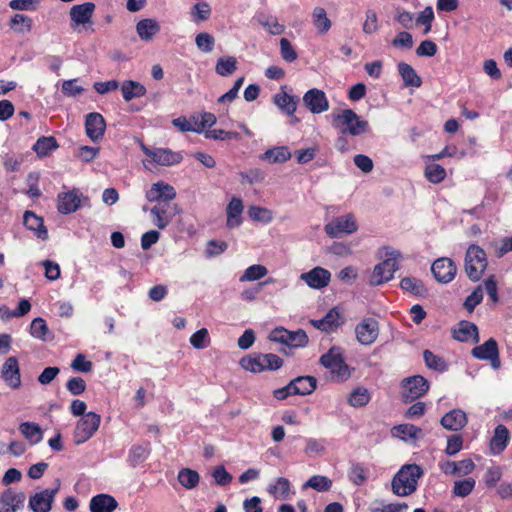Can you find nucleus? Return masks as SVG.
<instances>
[{"label":"nucleus","instance_id":"nucleus-24","mask_svg":"<svg viewBox=\"0 0 512 512\" xmlns=\"http://www.w3.org/2000/svg\"><path fill=\"white\" fill-rule=\"evenodd\" d=\"M23 223L29 229L36 233L39 239L46 240L48 231L44 226V221L32 211H26L23 216Z\"/></svg>","mask_w":512,"mask_h":512},{"label":"nucleus","instance_id":"nucleus-33","mask_svg":"<svg viewBox=\"0 0 512 512\" xmlns=\"http://www.w3.org/2000/svg\"><path fill=\"white\" fill-rule=\"evenodd\" d=\"M121 91L125 101L143 97L147 92L146 88L141 83L133 80L124 81L121 86Z\"/></svg>","mask_w":512,"mask_h":512},{"label":"nucleus","instance_id":"nucleus-51","mask_svg":"<svg viewBox=\"0 0 512 512\" xmlns=\"http://www.w3.org/2000/svg\"><path fill=\"white\" fill-rule=\"evenodd\" d=\"M425 176L431 183L438 184L445 179L446 171L439 164H428L425 168Z\"/></svg>","mask_w":512,"mask_h":512},{"label":"nucleus","instance_id":"nucleus-36","mask_svg":"<svg viewBox=\"0 0 512 512\" xmlns=\"http://www.w3.org/2000/svg\"><path fill=\"white\" fill-rule=\"evenodd\" d=\"M398 71L401 75L404 84L411 87H420L422 84L421 78L417 75L411 65L400 62L398 64Z\"/></svg>","mask_w":512,"mask_h":512},{"label":"nucleus","instance_id":"nucleus-23","mask_svg":"<svg viewBox=\"0 0 512 512\" xmlns=\"http://www.w3.org/2000/svg\"><path fill=\"white\" fill-rule=\"evenodd\" d=\"M94 10L95 4L92 2H86L71 7L69 15L75 25H84L91 22Z\"/></svg>","mask_w":512,"mask_h":512},{"label":"nucleus","instance_id":"nucleus-12","mask_svg":"<svg viewBox=\"0 0 512 512\" xmlns=\"http://www.w3.org/2000/svg\"><path fill=\"white\" fill-rule=\"evenodd\" d=\"M177 212V205L172 203H157L150 210L154 226L161 230L169 225Z\"/></svg>","mask_w":512,"mask_h":512},{"label":"nucleus","instance_id":"nucleus-43","mask_svg":"<svg viewBox=\"0 0 512 512\" xmlns=\"http://www.w3.org/2000/svg\"><path fill=\"white\" fill-rule=\"evenodd\" d=\"M148 455V445H132L128 453V462L130 463L131 466L135 467L139 463L145 461Z\"/></svg>","mask_w":512,"mask_h":512},{"label":"nucleus","instance_id":"nucleus-26","mask_svg":"<svg viewBox=\"0 0 512 512\" xmlns=\"http://www.w3.org/2000/svg\"><path fill=\"white\" fill-rule=\"evenodd\" d=\"M183 157L179 152L169 148H155L152 161L161 166H172L182 161Z\"/></svg>","mask_w":512,"mask_h":512},{"label":"nucleus","instance_id":"nucleus-21","mask_svg":"<svg viewBox=\"0 0 512 512\" xmlns=\"http://www.w3.org/2000/svg\"><path fill=\"white\" fill-rule=\"evenodd\" d=\"M26 496L23 492L6 489L0 496V503L6 512H18L24 508Z\"/></svg>","mask_w":512,"mask_h":512},{"label":"nucleus","instance_id":"nucleus-28","mask_svg":"<svg viewBox=\"0 0 512 512\" xmlns=\"http://www.w3.org/2000/svg\"><path fill=\"white\" fill-rule=\"evenodd\" d=\"M136 31L141 40L150 41L160 32V24L155 19H142L137 23Z\"/></svg>","mask_w":512,"mask_h":512},{"label":"nucleus","instance_id":"nucleus-63","mask_svg":"<svg viewBox=\"0 0 512 512\" xmlns=\"http://www.w3.org/2000/svg\"><path fill=\"white\" fill-rule=\"evenodd\" d=\"M208 336V330L206 328H201L190 337V343L196 349H203L208 345L206 342L208 340Z\"/></svg>","mask_w":512,"mask_h":512},{"label":"nucleus","instance_id":"nucleus-44","mask_svg":"<svg viewBox=\"0 0 512 512\" xmlns=\"http://www.w3.org/2000/svg\"><path fill=\"white\" fill-rule=\"evenodd\" d=\"M262 354H252L243 357L240 360V365L243 369L253 372V373H259L264 371V366L262 363Z\"/></svg>","mask_w":512,"mask_h":512},{"label":"nucleus","instance_id":"nucleus-30","mask_svg":"<svg viewBox=\"0 0 512 512\" xmlns=\"http://www.w3.org/2000/svg\"><path fill=\"white\" fill-rule=\"evenodd\" d=\"M453 337L460 342H466L472 338L478 341V328L473 323L461 321L458 328L453 331Z\"/></svg>","mask_w":512,"mask_h":512},{"label":"nucleus","instance_id":"nucleus-25","mask_svg":"<svg viewBox=\"0 0 512 512\" xmlns=\"http://www.w3.org/2000/svg\"><path fill=\"white\" fill-rule=\"evenodd\" d=\"M117 506L116 499L108 494H98L90 501L91 512H113Z\"/></svg>","mask_w":512,"mask_h":512},{"label":"nucleus","instance_id":"nucleus-29","mask_svg":"<svg viewBox=\"0 0 512 512\" xmlns=\"http://www.w3.org/2000/svg\"><path fill=\"white\" fill-rule=\"evenodd\" d=\"M510 432L506 426L500 424L495 428L494 436L491 439L490 447L494 454H500L507 446Z\"/></svg>","mask_w":512,"mask_h":512},{"label":"nucleus","instance_id":"nucleus-40","mask_svg":"<svg viewBox=\"0 0 512 512\" xmlns=\"http://www.w3.org/2000/svg\"><path fill=\"white\" fill-rule=\"evenodd\" d=\"M237 69V59L234 56L221 57L217 60L215 71L221 76H229Z\"/></svg>","mask_w":512,"mask_h":512},{"label":"nucleus","instance_id":"nucleus-20","mask_svg":"<svg viewBox=\"0 0 512 512\" xmlns=\"http://www.w3.org/2000/svg\"><path fill=\"white\" fill-rule=\"evenodd\" d=\"M85 128L87 136L94 142L101 139L104 135L106 123L103 116L99 113H89L86 116Z\"/></svg>","mask_w":512,"mask_h":512},{"label":"nucleus","instance_id":"nucleus-15","mask_svg":"<svg viewBox=\"0 0 512 512\" xmlns=\"http://www.w3.org/2000/svg\"><path fill=\"white\" fill-rule=\"evenodd\" d=\"M176 197V191L173 186L162 181L154 183L146 192V199L149 202L171 203Z\"/></svg>","mask_w":512,"mask_h":512},{"label":"nucleus","instance_id":"nucleus-35","mask_svg":"<svg viewBox=\"0 0 512 512\" xmlns=\"http://www.w3.org/2000/svg\"><path fill=\"white\" fill-rule=\"evenodd\" d=\"M392 433L394 436H397L405 441L408 439L416 440L423 435L422 429L412 424H401L395 426L392 429Z\"/></svg>","mask_w":512,"mask_h":512},{"label":"nucleus","instance_id":"nucleus-59","mask_svg":"<svg viewBox=\"0 0 512 512\" xmlns=\"http://www.w3.org/2000/svg\"><path fill=\"white\" fill-rule=\"evenodd\" d=\"M463 447V437L460 434H453L447 439L445 453L449 456L457 454Z\"/></svg>","mask_w":512,"mask_h":512},{"label":"nucleus","instance_id":"nucleus-10","mask_svg":"<svg viewBox=\"0 0 512 512\" xmlns=\"http://www.w3.org/2000/svg\"><path fill=\"white\" fill-rule=\"evenodd\" d=\"M357 223L352 214L336 217L325 225L326 233L332 238H338L357 231Z\"/></svg>","mask_w":512,"mask_h":512},{"label":"nucleus","instance_id":"nucleus-52","mask_svg":"<svg viewBox=\"0 0 512 512\" xmlns=\"http://www.w3.org/2000/svg\"><path fill=\"white\" fill-rule=\"evenodd\" d=\"M249 217L254 221H260L264 223H269L273 219V213L267 208H263L260 206H251L248 209Z\"/></svg>","mask_w":512,"mask_h":512},{"label":"nucleus","instance_id":"nucleus-4","mask_svg":"<svg viewBox=\"0 0 512 512\" xmlns=\"http://www.w3.org/2000/svg\"><path fill=\"white\" fill-rule=\"evenodd\" d=\"M320 363L330 370L333 379L337 381L345 380L350 376L347 364L344 361L341 350L338 347H332L329 351L322 355Z\"/></svg>","mask_w":512,"mask_h":512},{"label":"nucleus","instance_id":"nucleus-61","mask_svg":"<svg viewBox=\"0 0 512 512\" xmlns=\"http://www.w3.org/2000/svg\"><path fill=\"white\" fill-rule=\"evenodd\" d=\"M172 124L182 132H196L195 117H178L172 120Z\"/></svg>","mask_w":512,"mask_h":512},{"label":"nucleus","instance_id":"nucleus-7","mask_svg":"<svg viewBox=\"0 0 512 512\" xmlns=\"http://www.w3.org/2000/svg\"><path fill=\"white\" fill-rule=\"evenodd\" d=\"M269 339L274 342L284 344L290 350L291 348L304 347L308 343V336L302 329L291 332L284 328L274 329Z\"/></svg>","mask_w":512,"mask_h":512},{"label":"nucleus","instance_id":"nucleus-2","mask_svg":"<svg viewBox=\"0 0 512 512\" xmlns=\"http://www.w3.org/2000/svg\"><path fill=\"white\" fill-rule=\"evenodd\" d=\"M333 125L343 135L359 136L369 130L368 122L362 120L352 109H344L334 115Z\"/></svg>","mask_w":512,"mask_h":512},{"label":"nucleus","instance_id":"nucleus-27","mask_svg":"<svg viewBox=\"0 0 512 512\" xmlns=\"http://www.w3.org/2000/svg\"><path fill=\"white\" fill-rule=\"evenodd\" d=\"M284 88L281 87V92L274 95L273 102L286 114L293 115L297 109L298 98L287 94Z\"/></svg>","mask_w":512,"mask_h":512},{"label":"nucleus","instance_id":"nucleus-57","mask_svg":"<svg viewBox=\"0 0 512 512\" xmlns=\"http://www.w3.org/2000/svg\"><path fill=\"white\" fill-rule=\"evenodd\" d=\"M196 45L199 50L208 53L213 50L214 38L212 35L206 32H201L196 36Z\"/></svg>","mask_w":512,"mask_h":512},{"label":"nucleus","instance_id":"nucleus-9","mask_svg":"<svg viewBox=\"0 0 512 512\" xmlns=\"http://www.w3.org/2000/svg\"><path fill=\"white\" fill-rule=\"evenodd\" d=\"M429 389L428 381L421 375L403 379L402 398L405 402H412L423 396Z\"/></svg>","mask_w":512,"mask_h":512},{"label":"nucleus","instance_id":"nucleus-1","mask_svg":"<svg viewBox=\"0 0 512 512\" xmlns=\"http://www.w3.org/2000/svg\"><path fill=\"white\" fill-rule=\"evenodd\" d=\"M422 469L416 464L404 465L392 480V491L398 496H407L417 489Z\"/></svg>","mask_w":512,"mask_h":512},{"label":"nucleus","instance_id":"nucleus-5","mask_svg":"<svg viewBox=\"0 0 512 512\" xmlns=\"http://www.w3.org/2000/svg\"><path fill=\"white\" fill-rule=\"evenodd\" d=\"M101 417L95 412H88L81 418L74 430V442L77 445L88 441L98 430Z\"/></svg>","mask_w":512,"mask_h":512},{"label":"nucleus","instance_id":"nucleus-3","mask_svg":"<svg viewBox=\"0 0 512 512\" xmlns=\"http://www.w3.org/2000/svg\"><path fill=\"white\" fill-rule=\"evenodd\" d=\"M488 262L485 251L477 246L470 245L465 256V272L471 281H478L487 268Z\"/></svg>","mask_w":512,"mask_h":512},{"label":"nucleus","instance_id":"nucleus-56","mask_svg":"<svg viewBox=\"0 0 512 512\" xmlns=\"http://www.w3.org/2000/svg\"><path fill=\"white\" fill-rule=\"evenodd\" d=\"M205 137L206 138L216 139V140H225V141L239 140L240 139L239 133L231 132V131H225V130H222V129L208 130V131L205 132Z\"/></svg>","mask_w":512,"mask_h":512},{"label":"nucleus","instance_id":"nucleus-16","mask_svg":"<svg viewBox=\"0 0 512 512\" xmlns=\"http://www.w3.org/2000/svg\"><path fill=\"white\" fill-rule=\"evenodd\" d=\"M431 271L437 281L448 283L454 279L457 268L450 258L443 257L434 261Z\"/></svg>","mask_w":512,"mask_h":512},{"label":"nucleus","instance_id":"nucleus-14","mask_svg":"<svg viewBox=\"0 0 512 512\" xmlns=\"http://www.w3.org/2000/svg\"><path fill=\"white\" fill-rule=\"evenodd\" d=\"M303 103L313 114H320L329 109V102L324 91L313 88L303 96Z\"/></svg>","mask_w":512,"mask_h":512},{"label":"nucleus","instance_id":"nucleus-42","mask_svg":"<svg viewBox=\"0 0 512 512\" xmlns=\"http://www.w3.org/2000/svg\"><path fill=\"white\" fill-rule=\"evenodd\" d=\"M400 287L416 296H425L427 289L422 281L414 277H405L401 280Z\"/></svg>","mask_w":512,"mask_h":512},{"label":"nucleus","instance_id":"nucleus-47","mask_svg":"<svg viewBox=\"0 0 512 512\" xmlns=\"http://www.w3.org/2000/svg\"><path fill=\"white\" fill-rule=\"evenodd\" d=\"M324 331L333 332L343 324V319L339 310L334 307L323 317Z\"/></svg>","mask_w":512,"mask_h":512},{"label":"nucleus","instance_id":"nucleus-34","mask_svg":"<svg viewBox=\"0 0 512 512\" xmlns=\"http://www.w3.org/2000/svg\"><path fill=\"white\" fill-rule=\"evenodd\" d=\"M19 430L31 445L39 443L43 438L41 427L34 422L21 423Z\"/></svg>","mask_w":512,"mask_h":512},{"label":"nucleus","instance_id":"nucleus-6","mask_svg":"<svg viewBox=\"0 0 512 512\" xmlns=\"http://www.w3.org/2000/svg\"><path fill=\"white\" fill-rule=\"evenodd\" d=\"M398 252L393 251L389 254V258L377 264L371 274L369 283L373 286L381 285L393 278L394 272L398 269L396 262Z\"/></svg>","mask_w":512,"mask_h":512},{"label":"nucleus","instance_id":"nucleus-53","mask_svg":"<svg viewBox=\"0 0 512 512\" xmlns=\"http://www.w3.org/2000/svg\"><path fill=\"white\" fill-rule=\"evenodd\" d=\"M423 357L428 368L436 371H444L447 369L444 359L434 355L430 350H425L423 352Z\"/></svg>","mask_w":512,"mask_h":512},{"label":"nucleus","instance_id":"nucleus-60","mask_svg":"<svg viewBox=\"0 0 512 512\" xmlns=\"http://www.w3.org/2000/svg\"><path fill=\"white\" fill-rule=\"evenodd\" d=\"M280 51L282 58L287 62H293L297 59V53L292 47L290 41L286 38L280 39Z\"/></svg>","mask_w":512,"mask_h":512},{"label":"nucleus","instance_id":"nucleus-64","mask_svg":"<svg viewBox=\"0 0 512 512\" xmlns=\"http://www.w3.org/2000/svg\"><path fill=\"white\" fill-rule=\"evenodd\" d=\"M483 299V292L482 287L478 286L466 299L464 302V307L469 311L472 312L475 307L481 303Z\"/></svg>","mask_w":512,"mask_h":512},{"label":"nucleus","instance_id":"nucleus-18","mask_svg":"<svg viewBox=\"0 0 512 512\" xmlns=\"http://www.w3.org/2000/svg\"><path fill=\"white\" fill-rule=\"evenodd\" d=\"M300 279L313 289H322L328 286L331 273L322 267H315L309 272L302 273Z\"/></svg>","mask_w":512,"mask_h":512},{"label":"nucleus","instance_id":"nucleus-54","mask_svg":"<svg viewBox=\"0 0 512 512\" xmlns=\"http://www.w3.org/2000/svg\"><path fill=\"white\" fill-rule=\"evenodd\" d=\"M474 486L475 480L472 478L456 481L453 487V494L464 498L472 492Z\"/></svg>","mask_w":512,"mask_h":512},{"label":"nucleus","instance_id":"nucleus-46","mask_svg":"<svg viewBox=\"0 0 512 512\" xmlns=\"http://www.w3.org/2000/svg\"><path fill=\"white\" fill-rule=\"evenodd\" d=\"M258 23L272 35H280L285 31V26L280 24L274 16L260 15Z\"/></svg>","mask_w":512,"mask_h":512},{"label":"nucleus","instance_id":"nucleus-49","mask_svg":"<svg viewBox=\"0 0 512 512\" xmlns=\"http://www.w3.org/2000/svg\"><path fill=\"white\" fill-rule=\"evenodd\" d=\"M332 486V481L322 475H314L304 484V488H312L319 492L328 491Z\"/></svg>","mask_w":512,"mask_h":512},{"label":"nucleus","instance_id":"nucleus-22","mask_svg":"<svg viewBox=\"0 0 512 512\" xmlns=\"http://www.w3.org/2000/svg\"><path fill=\"white\" fill-rule=\"evenodd\" d=\"M468 422L466 413L460 409H453L446 413L440 420L443 428L449 431H459L466 426Z\"/></svg>","mask_w":512,"mask_h":512},{"label":"nucleus","instance_id":"nucleus-37","mask_svg":"<svg viewBox=\"0 0 512 512\" xmlns=\"http://www.w3.org/2000/svg\"><path fill=\"white\" fill-rule=\"evenodd\" d=\"M312 21L320 34L327 33L332 25L330 19L327 17L325 9L322 7L314 8L312 13Z\"/></svg>","mask_w":512,"mask_h":512},{"label":"nucleus","instance_id":"nucleus-13","mask_svg":"<svg viewBox=\"0 0 512 512\" xmlns=\"http://www.w3.org/2000/svg\"><path fill=\"white\" fill-rule=\"evenodd\" d=\"M472 355L480 360H489L494 369H498L501 365L498 344L493 338H490L483 344L474 347L472 349Z\"/></svg>","mask_w":512,"mask_h":512},{"label":"nucleus","instance_id":"nucleus-62","mask_svg":"<svg viewBox=\"0 0 512 512\" xmlns=\"http://www.w3.org/2000/svg\"><path fill=\"white\" fill-rule=\"evenodd\" d=\"M437 53V45L431 40H424L416 49L419 57H433Z\"/></svg>","mask_w":512,"mask_h":512},{"label":"nucleus","instance_id":"nucleus-19","mask_svg":"<svg viewBox=\"0 0 512 512\" xmlns=\"http://www.w3.org/2000/svg\"><path fill=\"white\" fill-rule=\"evenodd\" d=\"M2 378L13 389L21 386V377L18 360L16 357L11 356L6 359L1 369Z\"/></svg>","mask_w":512,"mask_h":512},{"label":"nucleus","instance_id":"nucleus-41","mask_svg":"<svg viewBox=\"0 0 512 512\" xmlns=\"http://www.w3.org/2000/svg\"><path fill=\"white\" fill-rule=\"evenodd\" d=\"M291 158V153L285 146L268 149L262 156V159L269 160L272 163H283Z\"/></svg>","mask_w":512,"mask_h":512},{"label":"nucleus","instance_id":"nucleus-38","mask_svg":"<svg viewBox=\"0 0 512 512\" xmlns=\"http://www.w3.org/2000/svg\"><path fill=\"white\" fill-rule=\"evenodd\" d=\"M177 479L186 489H194L199 484L200 475L193 469L182 468L178 473Z\"/></svg>","mask_w":512,"mask_h":512},{"label":"nucleus","instance_id":"nucleus-58","mask_svg":"<svg viewBox=\"0 0 512 512\" xmlns=\"http://www.w3.org/2000/svg\"><path fill=\"white\" fill-rule=\"evenodd\" d=\"M378 30V17L373 9L366 11V19L363 23V32L365 34H373Z\"/></svg>","mask_w":512,"mask_h":512},{"label":"nucleus","instance_id":"nucleus-8","mask_svg":"<svg viewBox=\"0 0 512 512\" xmlns=\"http://www.w3.org/2000/svg\"><path fill=\"white\" fill-rule=\"evenodd\" d=\"M60 485V480L56 479L54 488L44 489L32 495L29 499V508L33 512H49L52 509V504L60 489Z\"/></svg>","mask_w":512,"mask_h":512},{"label":"nucleus","instance_id":"nucleus-48","mask_svg":"<svg viewBox=\"0 0 512 512\" xmlns=\"http://www.w3.org/2000/svg\"><path fill=\"white\" fill-rule=\"evenodd\" d=\"M30 334L34 338L40 339L42 341L48 340L50 330L43 318L37 317L32 321L30 325Z\"/></svg>","mask_w":512,"mask_h":512},{"label":"nucleus","instance_id":"nucleus-17","mask_svg":"<svg viewBox=\"0 0 512 512\" xmlns=\"http://www.w3.org/2000/svg\"><path fill=\"white\" fill-rule=\"evenodd\" d=\"M82 198L83 200H87L77 189L59 193L57 197V209L62 214L73 213L79 208Z\"/></svg>","mask_w":512,"mask_h":512},{"label":"nucleus","instance_id":"nucleus-31","mask_svg":"<svg viewBox=\"0 0 512 512\" xmlns=\"http://www.w3.org/2000/svg\"><path fill=\"white\" fill-rule=\"evenodd\" d=\"M243 211V203L239 198H232L227 206V222L229 228L237 227L241 224V213Z\"/></svg>","mask_w":512,"mask_h":512},{"label":"nucleus","instance_id":"nucleus-55","mask_svg":"<svg viewBox=\"0 0 512 512\" xmlns=\"http://www.w3.org/2000/svg\"><path fill=\"white\" fill-rule=\"evenodd\" d=\"M267 269L263 265H252L248 267L244 274L241 276L240 281H254L264 277L267 274Z\"/></svg>","mask_w":512,"mask_h":512},{"label":"nucleus","instance_id":"nucleus-11","mask_svg":"<svg viewBox=\"0 0 512 512\" xmlns=\"http://www.w3.org/2000/svg\"><path fill=\"white\" fill-rule=\"evenodd\" d=\"M356 338L362 345L373 344L379 335V323L376 319L367 317L364 318L355 327Z\"/></svg>","mask_w":512,"mask_h":512},{"label":"nucleus","instance_id":"nucleus-45","mask_svg":"<svg viewBox=\"0 0 512 512\" xmlns=\"http://www.w3.org/2000/svg\"><path fill=\"white\" fill-rule=\"evenodd\" d=\"M268 490L276 499L286 500L290 494V482L287 478L279 477L276 485H270Z\"/></svg>","mask_w":512,"mask_h":512},{"label":"nucleus","instance_id":"nucleus-39","mask_svg":"<svg viewBox=\"0 0 512 512\" xmlns=\"http://www.w3.org/2000/svg\"><path fill=\"white\" fill-rule=\"evenodd\" d=\"M56 148H58V143H57L56 139L52 136L40 137L33 146V150L40 157L47 156L52 150H54Z\"/></svg>","mask_w":512,"mask_h":512},{"label":"nucleus","instance_id":"nucleus-50","mask_svg":"<svg viewBox=\"0 0 512 512\" xmlns=\"http://www.w3.org/2000/svg\"><path fill=\"white\" fill-rule=\"evenodd\" d=\"M370 400V394L366 388L358 387L354 389L348 398V402L353 407L365 406Z\"/></svg>","mask_w":512,"mask_h":512},{"label":"nucleus","instance_id":"nucleus-32","mask_svg":"<svg viewBox=\"0 0 512 512\" xmlns=\"http://www.w3.org/2000/svg\"><path fill=\"white\" fill-rule=\"evenodd\" d=\"M294 385V394L297 395H309L317 386V380L313 376H299L292 380Z\"/></svg>","mask_w":512,"mask_h":512}]
</instances>
